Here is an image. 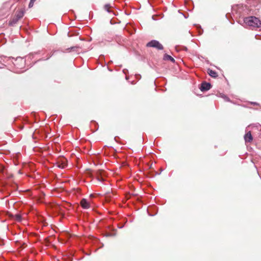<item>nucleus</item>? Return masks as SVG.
<instances>
[{
	"label": "nucleus",
	"mask_w": 261,
	"mask_h": 261,
	"mask_svg": "<svg viewBox=\"0 0 261 261\" xmlns=\"http://www.w3.org/2000/svg\"><path fill=\"white\" fill-rule=\"evenodd\" d=\"M207 73L211 76L213 77H216L218 76V74L215 71H214L210 69H207Z\"/></svg>",
	"instance_id": "9b49d317"
},
{
	"label": "nucleus",
	"mask_w": 261,
	"mask_h": 261,
	"mask_svg": "<svg viewBox=\"0 0 261 261\" xmlns=\"http://www.w3.org/2000/svg\"><path fill=\"white\" fill-rule=\"evenodd\" d=\"M136 77H137V78H138V77H139V78H140L141 76H140V75H139V74H136Z\"/></svg>",
	"instance_id": "4be33fe9"
},
{
	"label": "nucleus",
	"mask_w": 261,
	"mask_h": 261,
	"mask_svg": "<svg viewBox=\"0 0 261 261\" xmlns=\"http://www.w3.org/2000/svg\"><path fill=\"white\" fill-rule=\"evenodd\" d=\"M111 7L110 4H106L104 6V9L106 11H107L109 13H111V11L110 10V8Z\"/></svg>",
	"instance_id": "dca6fc26"
},
{
	"label": "nucleus",
	"mask_w": 261,
	"mask_h": 261,
	"mask_svg": "<svg viewBox=\"0 0 261 261\" xmlns=\"http://www.w3.org/2000/svg\"><path fill=\"white\" fill-rule=\"evenodd\" d=\"M251 103L253 105L259 106V104L256 102H251Z\"/></svg>",
	"instance_id": "aec40b11"
},
{
	"label": "nucleus",
	"mask_w": 261,
	"mask_h": 261,
	"mask_svg": "<svg viewBox=\"0 0 261 261\" xmlns=\"http://www.w3.org/2000/svg\"><path fill=\"white\" fill-rule=\"evenodd\" d=\"M14 219L17 221H20L21 220V216L19 214H16L14 216Z\"/></svg>",
	"instance_id": "f3484780"
},
{
	"label": "nucleus",
	"mask_w": 261,
	"mask_h": 261,
	"mask_svg": "<svg viewBox=\"0 0 261 261\" xmlns=\"http://www.w3.org/2000/svg\"><path fill=\"white\" fill-rule=\"evenodd\" d=\"M80 203L82 207L84 209H88L90 207V204L89 202L85 198H83L81 200Z\"/></svg>",
	"instance_id": "6e6552de"
},
{
	"label": "nucleus",
	"mask_w": 261,
	"mask_h": 261,
	"mask_svg": "<svg viewBox=\"0 0 261 261\" xmlns=\"http://www.w3.org/2000/svg\"><path fill=\"white\" fill-rule=\"evenodd\" d=\"M36 0H32V2H35Z\"/></svg>",
	"instance_id": "c756f323"
},
{
	"label": "nucleus",
	"mask_w": 261,
	"mask_h": 261,
	"mask_svg": "<svg viewBox=\"0 0 261 261\" xmlns=\"http://www.w3.org/2000/svg\"><path fill=\"white\" fill-rule=\"evenodd\" d=\"M56 166L61 169H64L67 166V160L62 158L58 160L56 163Z\"/></svg>",
	"instance_id": "20e7f679"
},
{
	"label": "nucleus",
	"mask_w": 261,
	"mask_h": 261,
	"mask_svg": "<svg viewBox=\"0 0 261 261\" xmlns=\"http://www.w3.org/2000/svg\"><path fill=\"white\" fill-rule=\"evenodd\" d=\"M51 56H49L48 57H47V58H45V59H44L43 60H46L47 59H48Z\"/></svg>",
	"instance_id": "5701e85b"
},
{
	"label": "nucleus",
	"mask_w": 261,
	"mask_h": 261,
	"mask_svg": "<svg viewBox=\"0 0 261 261\" xmlns=\"http://www.w3.org/2000/svg\"><path fill=\"white\" fill-rule=\"evenodd\" d=\"M163 60L165 61H170L172 63H176L177 64H179L181 62L183 63V64H185L182 60H180L179 62H175V60H174V59L172 58L171 56L167 55V54H165L164 55Z\"/></svg>",
	"instance_id": "39448f33"
},
{
	"label": "nucleus",
	"mask_w": 261,
	"mask_h": 261,
	"mask_svg": "<svg viewBox=\"0 0 261 261\" xmlns=\"http://www.w3.org/2000/svg\"><path fill=\"white\" fill-rule=\"evenodd\" d=\"M10 67L11 68L9 69V70H11V71H12L15 73H20L28 69H25L21 70V69H22L23 68H18V66H10Z\"/></svg>",
	"instance_id": "0eeeda50"
},
{
	"label": "nucleus",
	"mask_w": 261,
	"mask_h": 261,
	"mask_svg": "<svg viewBox=\"0 0 261 261\" xmlns=\"http://www.w3.org/2000/svg\"><path fill=\"white\" fill-rule=\"evenodd\" d=\"M105 67H106L107 69H108V70H110V71H112V70H111V69H110L109 68V66H105Z\"/></svg>",
	"instance_id": "412c9836"
},
{
	"label": "nucleus",
	"mask_w": 261,
	"mask_h": 261,
	"mask_svg": "<svg viewBox=\"0 0 261 261\" xmlns=\"http://www.w3.org/2000/svg\"><path fill=\"white\" fill-rule=\"evenodd\" d=\"M212 87V85L210 83L203 82L201 84L199 89L202 92L210 90Z\"/></svg>",
	"instance_id": "423d86ee"
},
{
	"label": "nucleus",
	"mask_w": 261,
	"mask_h": 261,
	"mask_svg": "<svg viewBox=\"0 0 261 261\" xmlns=\"http://www.w3.org/2000/svg\"><path fill=\"white\" fill-rule=\"evenodd\" d=\"M125 78H126V80L127 79V76H125Z\"/></svg>",
	"instance_id": "7c9ffc66"
},
{
	"label": "nucleus",
	"mask_w": 261,
	"mask_h": 261,
	"mask_svg": "<svg viewBox=\"0 0 261 261\" xmlns=\"http://www.w3.org/2000/svg\"><path fill=\"white\" fill-rule=\"evenodd\" d=\"M123 227V226H120L119 227V228H122Z\"/></svg>",
	"instance_id": "a878e982"
},
{
	"label": "nucleus",
	"mask_w": 261,
	"mask_h": 261,
	"mask_svg": "<svg viewBox=\"0 0 261 261\" xmlns=\"http://www.w3.org/2000/svg\"><path fill=\"white\" fill-rule=\"evenodd\" d=\"M101 171H98L97 172V179L99 181H103V179L102 177L100 176L101 175Z\"/></svg>",
	"instance_id": "4468645a"
},
{
	"label": "nucleus",
	"mask_w": 261,
	"mask_h": 261,
	"mask_svg": "<svg viewBox=\"0 0 261 261\" xmlns=\"http://www.w3.org/2000/svg\"><path fill=\"white\" fill-rule=\"evenodd\" d=\"M225 100L227 101H230V99L226 95L223 94L221 96Z\"/></svg>",
	"instance_id": "a211bd4d"
},
{
	"label": "nucleus",
	"mask_w": 261,
	"mask_h": 261,
	"mask_svg": "<svg viewBox=\"0 0 261 261\" xmlns=\"http://www.w3.org/2000/svg\"><path fill=\"white\" fill-rule=\"evenodd\" d=\"M80 49L79 46H75L68 48L66 49V50L68 52H74L75 54H77L79 53Z\"/></svg>",
	"instance_id": "9d476101"
},
{
	"label": "nucleus",
	"mask_w": 261,
	"mask_h": 261,
	"mask_svg": "<svg viewBox=\"0 0 261 261\" xmlns=\"http://www.w3.org/2000/svg\"><path fill=\"white\" fill-rule=\"evenodd\" d=\"M147 47L155 48L158 50H162L164 47L163 46L156 40H152L148 42L146 44Z\"/></svg>",
	"instance_id": "7ed1b4c3"
},
{
	"label": "nucleus",
	"mask_w": 261,
	"mask_h": 261,
	"mask_svg": "<svg viewBox=\"0 0 261 261\" xmlns=\"http://www.w3.org/2000/svg\"><path fill=\"white\" fill-rule=\"evenodd\" d=\"M244 139L246 143L250 142L252 141L253 137L250 131L246 133V134L244 136Z\"/></svg>",
	"instance_id": "1a4fd4ad"
},
{
	"label": "nucleus",
	"mask_w": 261,
	"mask_h": 261,
	"mask_svg": "<svg viewBox=\"0 0 261 261\" xmlns=\"http://www.w3.org/2000/svg\"><path fill=\"white\" fill-rule=\"evenodd\" d=\"M18 20V19H17L15 17H14V18L10 21L9 24L10 25H13L14 24L16 23Z\"/></svg>",
	"instance_id": "2eb2a0df"
},
{
	"label": "nucleus",
	"mask_w": 261,
	"mask_h": 261,
	"mask_svg": "<svg viewBox=\"0 0 261 261\" xmlns=\"http://www.w3.org/2000/svg\"><path fill=\"white\" fill-rule=\"evenodd\" d=\"M247 9L246 6H244L243 5H240L238 7V13H241V12L242 11H245V9Z\"/></svg>",
	"instance_id": "ddd939ff"
},
{
	"label": "nucleus",
	"mask_w": 261,
	"mask_h": 261,
	"mask_svg": "<svg viewBox=\"0 0 261 261\" xmlns=\"http://www.w3.org/2000/svg\"><path fill=\"white\" fill-rule=\"evenodd\" d=\"M239 23H241V20H239Z\"/></svg>",
	"instance_id": "cd10ccee"
},
{
	"label": "nucleus",
	"mask_w": 261,
	"mask_h": 261,
	"mask_svg": "<svg viewBox=\"0 0 261 261\" xmlns=\"http://www.w3.org/2000/svg\"><path fill=\"white\" fill-rule=\"evenodd\" d=\"M179 66H177V67L179 69Z\"/></svg>",
	"instance_id": "bb28decb"
},
{
	"label": "nucleus",
	"mask_w": 261,
	"mask_h": 261,
	"mask_svg": "<svg viewBox=\"0 0 261 261\" xmlns=\"http://www.w3.org/2000/svg\"><path fill=\"white\" fill-rule=\"evenodd\" d=\"M108 236H113V234H109Z\"/></svg>",
	"instance_id": "393cba45"
},
{
	"label": "nucleus",
	"mask_w": 261,
	"mask_h": 261,
	"mask_svg": "<svg viewBox=\"0 0 261 261\" xmlns=\"http://www.w3.org/2000/svg\"><path fill=\"white\" fill-rule=\"evenodd\" d=\"M34 55V54H31V55H30V56H32V55Z\"/></svg>",
	"instance_id": "c85d7f7f"
},
{
	"label": "nucleus",
	"mask_w": 261,
	"mask_h": 261,
	"mask_svg": "<svg viewBox=\"0 0 261 261\" xmlns=\"http://www.w3.org/2000/svg\"><path fill=\"white\" fill-rule=\"evenodd\" d=\"M3 62H1L2 65H6L5 64H7L10 65L11 64H13L14 65H15L16 63L14 62L18 61L19 62L17 64H24L25 63V60H23V59L20 57H18L16 59H14L13 57H3L2 58Z\"/></svg>",
	"instance_id": "f03ea898"
},
{
	"label": "nucleus",
	"mask_w": 261,
	"mask_h": 261,
	"mask_svg": "<svg viewBox=\"0 0 261 261\" xmlns=\"http://www.w3.org/2000/svg\"><path fill=\"white\" fill-rule=\"evenodd\" d=\"M34 3V2H32V0H30V3L29 5V7L31 8V7H33Z\"/></svg>",
	"instance_id": "6ab92c4d"
},
{
	"label": "nucleus",
	"mask_w": 261,
	"mask_h": 261,
	"mask_svg": "<svg viewBox=\"0 0 261 261\" xmlns=\"http://www.w3.org/2000/svg\"><path fill=\"white\" fill-rule=\"evenodd\" d=\"M24 15L23 11H19L16 12L15 17L18 20L21 18Z\"/></svg>",
	"instance_id": "f8f14e48"
},
{
	"label": "nucleus",
	"mask_w": 261,
	"mask_h": 261,
	"mask_svg": "<svg viewBox=\"0 0 261 261\" xmlns=\"http://www.w3.org/2000/svg\"><path fill=\"white\" fill-rule=\"evenodd\" d=\"M243 26L250 28H259L261 26V21L255 16H249L244 17L243 19Z\"/></svg>",
	"instance_id": "f257e3e1"
},
{
	"label": "nucleus",
	"mask_w": 261,
	"mask_h": 261,
	"mask_svg": "<svg viewBox=\"0 0 261 261\" xmlns=\"http://www.w3.org/2000/svg\"><path fill=\"white\" fill-rule=\"evenodd\" d=\"M125 69H123V72H124V74H126V72H125Z\"/></svg>",
	"instance_id": "b1692460"
}]
</instances>
